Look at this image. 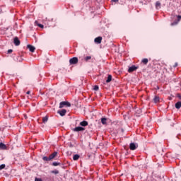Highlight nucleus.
Returning <instances> with one entry per match:
<instances>
[{"mask_svg":"<svg viewBox=\"0 0 181 181\" xmlns=\"http://www.w3.org/2000/svg\"><path fill=\"white\" fill-rule=\"evenodd\" d=\"M51 173H53L54 175H59V172L57 170H54L51 171Z\"/></svg>","mask_w":181,"mask_h":181,"instance_id":"nucleus-23","label":"nucleus"},{"mask_svg":"<svg viewBox=\"0 0 181 181\" xmlns=\"http://www.w3.org/2000/svg\"><path fill=\"white\" fill-rule=\"evenodd\" d=\"M52 166H60V163L54 162L52 163Z\"/></svg>","mask_w":181,"mask_h":181,"instance_id":"nucleus-25","label":"nucleus"},{"mask_svg":"<svg viewBox=\"0 0 181 181\" xmlns=\"http://www.w3.org/2000/svg\"><path fill=\"white\" fill-rule=\"evenodd\" d=\"M56 156H57V152H53L51 155H49V157L47 156H44L42 157V160L45 162H49V160H53V159H54V158H56Z\"/></svg>","mask_w":181,"mask_h":181,"instance_id":"nucleus-1","label":"nucleus"},{"mask_svg":"<svg viewBox=\"0 0 181 181\" xmlns=\"http://www.w3.org/2000/svg\"><path fill=\"white\" fill-rule=\"evenodd\" d=\"M181 20V16H177V22H180Z\"/></svg>","mask_w":181,"mask_h":181,"instance_id":"nucleus-28","label":"nucleus"},{"mask_svg":"<svg viewBox=\"0 0 181 181\" xmlns=\"http://www.w3.org/2000/svg\"><path fill=\"white\" fill-rule=\"evenodd\" d=\"M13 43L15 46H19V45H21V40H19V38H18V37H16L14 38Z\"/></svg>","mask_w":181,"mask_h":181,"instance_id":"nucleus-7","label":"nucleus"},{"mask_svg":"<svg viewBox=\"0 0 181 181\" xmlns=\"http://www.w3.org/2000/svg\"><path fill=\"white\" fill-rule=\"evenodd\" d=\"M26 94H30V91H29V90L27 91V92H26Z\"/></svg>","mask_w":181,"mask_h":181,"instance_id":"nucleus-33","label":"nucleus"},{"mask_svg":"<svg viewBox=\"0 0 181 181\" xmlns=\"http://www.w3.org/2000/svg\"><path fill=\"white\" fill-rule=\"evenodd\" d=\"M64 105H66V107H71V104L69 102L63 101L59 103V108H63Z\"/></svg>","mask_w":181,"mask_h":181,"instance_id":"nucleus-2","label":"nucleus"},{"mask_svg":"<svg viewBox=\"0 0 181 181\" xmlns=\"http://www.w3.org/2000/svg\"><path fill=\"white\" fill-rule=\"evenodd\" d=\"M7 146L4 143H0V149L2 151H6L7 149Z\"/></svg>","mask_w":181,"mask_h":181,"instance_id":"nucleus-12","label":"nucleus"},{"mask_svg":"<svg viewBox=\"0 0 181 181\" xmlns=\"http://www.w3.org/2000/svg\"><path fill=\"white\" fill-rule=\"evenodd\" d=\"M27 47L29 49L30 52H31L32 53L35 52V50H36V48L34 46L30 45H28Z\"/></svg>","mask_w":181,"mask_h":181,"instance_id":"nucleus-10","label":"nucleus"},{"mask_svg":"<svg viewBox=\"0 0 181 181\" xmlns=\"http://www.w3.org/2000/svg\"><path fill=\"white\" fill-rule=\"evenodd\" d=\"M102 41H103V37H98L94 40L95 43H97L98 45H100V43H101Z\"/></svg>","mask_w":181,"mask_h":181,"instance_id":"nucleus-6","label":"nucleus"},{"mask_svg":"<svg viewBox=\"0 0 181 181\" xmlns=\"http://www.w3.org/2000/svg\"><path fill=\"white\" fill-rule=\"evenodd\" d=\"M160 101V98L159 96H155L153 98V103H155V104L159 103Z\"/></svg>","mask_w":181,"mask_h":181,"instance_id":"nucleus-13","label":"nucleus"},{"mask_svg":"<svg viewBox=\"0 0 181 181\" xmlns=\"http://www.w3.org/2000/svg\"><path fill=\"white\" fill-rule=\"evenodd\" d=\"M66 112H67V110H66V109L58 111V114H59L61 117H64V115H66Z\"/></svg>","mask_w":181,"mask_h":181,"instance_id":"nucleus-8","label":"nucleus"},{"mask_svg":"<svg viewBox=\"0 0 181 181\" xmlns=\"http://www.w3.org/2000/svg\"><path fill=\"white\" fill-rule=\"evenodd\" d=\"M111 80H112V76L108 75L106 83H111Z\"/></svg>","mask_w":181,"mask_h":181,"instance_id":"nucleus-17","label":"nucleus"},{"mask_svg":"<svg viewBox=\"0 0 181 181\" xmlns=\"http://www.w3.org/2000/svg\"><path fill=\"white\" fill-rule=\"evenodd\" d=\"M78 159H80V155H78V154H75V155L73 156V160H78Z\"/></svg>","mask_w":181,"mask_h":181,"instance_id":"nucleus-15","label":"nucleus"},{"mask_svg":"<svg viewBox=\"0 0 181 181\" xmlns=\"http://www.w3.org/2000/svg\"><path fill=\"white\" fill-rule=\"evenodd\" d=\"M129 148L131 149V151H135V149L138 148V144L131 143L129 144Z\"/></svg>","mask_w":181,"mask_h":181,"instance_id":"nucleus-4","label":"nucleus"},{"mask_svg":"<svg viewBox=\"0 0 181 181\" xmlns=\"http://www.w3.org/2000/svg\"><path fill=\"white\" fill-rule=\"evenodd\" d=\"M101 123H102L103 125H107V118L103 117V118L101 119Z\"/></svg>","mask_w":181,"mask_h":181,"instance_id":"nucleus-14","label":"nucleus"},{"mask_svg":"<svg viewBox=\"0 0 181 181\" xmlns=\"http://www.w3.org/2000/svg\"><path fill=\"white\" fill-rule=\"evenodd\" d=\"M79 125H81V127H87L88 125V122L83 120L80 122Z\"/></svg>","mask_w":181,"mask_h":181,"instance_id":"nucleus-11","label":"nucleus"},{"mask_svg":"<svg viewBox=\"0 0 181 181\" xmlns=\"http://www.w3.org/2000/svg\"><path fill=\"white\" fill-rule=\"evenodd\" d=\"M85 130H86V128L81 127H75L74 129V131L75 132H83V131H85Z\"/></svg>","mask_w":181,"mask_h":181,"instance_id":"nucleus-5","label":"nucleus"},{"mask_svg":"<svg viewBox=\"0 0 181 181\" xmlns=\"http://www.w3.org/2000/svg\"><path fill=\"white\" fill-rule=\"evenodd\" d=\"M77 63H78V58L76 57L69 59L70 64H77Z\"/></svg>","mask_w":181,"mask_h":181,"instance_id":"nucleus-3","label":"nucleus"},{"mask_svg":"<svg viewBox=\"0 0 181 181\" xmlns=\"http://www.w3.org/2000/svg\"><path fill=\"white\" fill-rule=\"evenodd\" d=\"M85 62H88V60H91V56H88L84 58Z\"/></svg>","mask_w":181,"mask_h":181,"instance_id":"nucleus-24","label":"nucleus"},{"mask_svg":"<svg viewBox=\"0 0 181 181\" xmlns=\"http://www.w3.org/2000/svg\"><path fill=\"white\" fill-rule=\"evenodd\" d=\"M49 117L47 116H45L44 117H42V122L46 123L47 121H48Z\"/></svg>","mask_w":181,"mask_h":181,"instance_id":"nucleus-21","label":"nucleus"},{"mask_svg":"<svg viewBox=\"0 0 181 181\" xmlns=\"http://www.w3.org/2000/svg\"><path fill=\"white\" fill-rule=\"evenodd\" d=\"M12 52H13V50H12V49H8V54L12 53Z\"/></svg>","mask_w":181,"mask_h":181,"instance_id":"nucleus-30","label":"nucleus"},{"mask_svg":"<svg viewBox=\"0 0 181 181\" xmlns=\"http://www.w3.org/2000/svg\"><path fill=\"white\" fill-rule=\"evenodd\" d=\"M177 23H179V21H177V20H175L174 22L171 23L170 25L175 26V25H177Z\"/></svg>","mask_w":181,"mask_h":181,"instance_id":"nucleus-22","label":"nucleus"},{"mask_svg":"<svg viewBox=\"0 0 181 181\" xmlns=\"http://www.w3.org/2000/svg\"><path fill=\"white\" fill-rule=\"evenodd\" d=\"M119 0H112V2H118Z\"/></svg>","mask_w":181,"mask_h":181,"instance_id":"nucleus-32","label":"nucleus"},{"mask_svg":"<svg viewBox=\"0 0 181 181\" xmlns=\"http://www.w3.org/2000/svg\"><path fill=\"white\" fill-rule=\"evenodd\" d=\"M148 59L147 58H144L141 60V63H143V64H148Z\"/></svg>","mask_w":181,"mask_h":181,"instance_id":"nucleus-20","label":"nucleus"},{"mask_svg":"<svg viewBox=\"0 0 181 181\" xmlns=\"http://www.w3.org/2000/svg\"><path fill=\"white\" fill-rule=\"evenodd\" d=\"M161 5H162V4L160 3V1H156V8L157 9H160Z\"/></svg>","mask_w":181,"mask_h":181,"instance_id":"nucleus-16","label":"nucleus"},{"mask_svg":"<svg viewBox=\"0 0 181 181\" xmlns=\"http://www.w3.org/2000/svg\"><path fill=\"white\" fill-rule=\"evenodd\" d=\"M35 181H42V178H37V177H36V178L35 179Z\"/></svg>","mask_w":181,"mask_h":181,"instance_id":"nucleus-29","label":"nucleus"},{"mask_svg":"<svg viewBox=\"0 0 181 181\" xmlns=\"http://www.w3.org/2000/svg\"><path fill=\"white\" fill-rule=\"evenodd\" d=\"M98 86H95L93 90H95V91H98Z\"/></svg>","mask_w":181,"mask_h":181,"instance_id":"nucleus-27","label":"nucleus"},{"mask_svg":"<svg viewBox=\"0 0 181 181\" xmlns=\"http://www.w3.org/2000/svg\"><path fill=\"white\" fill-rule=\"evenodd\" d=\"M173 67H175V68L177 67V62H176V63L174 64Z\"/></svg>","mask_w":181,"mask_h":181,"instance_id":"nucleus-31","label":"nucleus"},{"mask_svg":"<svg viewBox=\"0 0 181 181\" xmlns=\"http://www.w3.org/2000/svg\"><path fill=\"white\" fill-rule=\"evenodd\" d=\"M138 67L135 66H132L131 67L129 68L128 72L129 73H132L133 71H135V70H137Z\"/></svg>","mask_w":181,"mask_h":181,"instance_id":"nucleus-9","label":"nucleus"},{"mask_svg":"<svg viewBox=\"0 0 181 181\" xmlns=\"http://www.w3.org/2000/svg\"><path fill=\"white\" fill-rule=\"evenodd\" d=\"M181 107V102H177L175 103V108H177V110H179Z\"/></svg>","mask_w":181,"mask_h":181,"instance_id":"nucleus-19","label":"nucleus"},{"mask_svg":"<svg viewBox=\"0 0 181 181\" xmlns=\"http://www.w3.org/2000/svg\"><path fill=\"white\" fill-rule=\"evenodd\" d=\"M35 25H37V26H38L39 28H41V29H43V28H45V25H43L42 24L38 23L37 21L35 22Z\"/></svg>","mask_w":181,"mask_h":181,"instance_id":"nucleus-18","label":"nucleus"},{"mask_svg":"<svg viewBox=\"0 0 181 181\" xmlns=\"http://www.w3.org/2000/svg\"><path fill=\"white\" fill-rule=\"evenodd\" d=\"M6 165L5 164H1V165H0V170H2V169H5V168H6Z\"/></svg>","mask_w":181,"mask_h":181,"instance_id":"nucleus-26","label":"nucleus"}]
</instances>
